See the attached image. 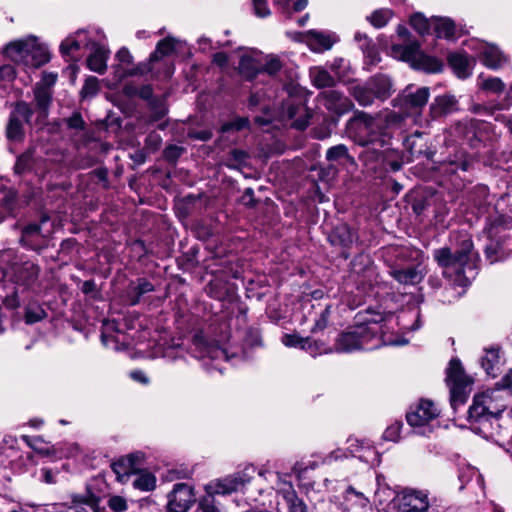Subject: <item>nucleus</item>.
<instances>
[{"mask_svg":"<svg viewBox=\"0 0 512 512\" xmlns=\"http://www.w3.org/2000/svg\"><path fill=\"white\" fill-rule=\"evenodd\" d=\"M415 322L412 325L406 323L407 314L395 317L393 314L367 309L357 313L355 324L343 332L336 340L337 352L350 353L361 349L372 350L381 345H398L392 336V330L397 324L404 330H416L419 328V312H411ZM404 344V342H401Z\"/></svg>","mask_w":512,"mask_h":512,"instance_id":"nucleus-1","label":"nucleus"},{"mask_svg":"<svg viewBox=\"0 0 512 512\" xmlns=\"http://www.w3.org/2000/svg\"><path fill=\"white\" fill-rule=\"evenodd\" d=\"M404 116L394 111H385L371 116L360 112L347 123L349 138L364 147L360 159L370 169H376L389 150L391 136L386 131L402 128Z\"/></svg>","mask_w":512,"mask_h":512,"instance_id":"nucleus-2","label":"nucleus"},{"mask_svg":"<svg viewBox=\"0 0 512 512\" xmlns=\"http://www.w3.org/2000/svg\"><path fill=\"white\" fill-rule=\"evenodd\" d=\"M57 74L43 73L42 78L33 87V100L28 103L18 100L11 105V111L5 127V135L9 142L21 143L25 138V127L45 125L53 102V87Z\"/></svg>","mask_w":512,"mask_h":512,"instance_id":"nucleus-3","label":"nucleus"},{"mask_svg":"<svg viewBox=\"0 0 512 512\" xmlns=\"http://www.w3.org/2000/svg\"><path fill=\"white\" fill-rule=\"evenodd\" d=\"M434 258L444 268V274L451 276L455 273L459 284H464L476 276L478 254L473 250V243L470 238L462 240L460 247L455 253L449 248H441L434 251Z\"/></svg>","mask_w":512,"mask_h":512,"instance_id":"nucleus-4","label":"nucleus"},{"mask_svg":"<svg viewBox=\"0 0 512 512\" xmlns=\"http://www.w3.org/2000/svg\"><path fill=\"white\" fill-rule=\"evenodd\" d=\"M5 54L16 64L34 69L41 67L50 60L48 48L39 43L34 36L8 44L5 48Z\"/></svg>","mask_w":512,"mask_h":512,"instance_id":"nucleus-5","label":"nucleus"},{"mask_svg":"<svg viewBox=\"0 0 512 512\" xmlns=\"http://www.w3.org/2000/svg\"><path fill=\"white\" fill-rule=\"evenodd\" d=\"M391 55L399 60L408 62L415 69L423 70L428 73L440 72L443 63L437 58L423 54L417 42L407 45L393 44L391 47Z\"/></svg>","mask_w":512,"mask_h":512,"instance_id":"nucleus-6","label":"nucleus"},{"mask_svg":"<svg viewBox=\"0 0 512 512\" xmlns=\"http://www.w3.org/2000/svg\"><path fill=\"white\" fill-rule=\"evenodd\" d=\"M505 408L499 390L485 391L474 396L468 411L469 419L474 422L487 421L491 417L499 416Z\"/></svg>","mask_w":512,"mask_h":512,"instance_id":"nucleus-7","label":"nucleus"},{"mask_svg":"<svg viewBox=\"0 0 512 512\" xmlns=\"http://www.w3.org/2000/svg\"><path fill=\"white\" fill-rule=\"evenodd\" d=\"M198 358L202 361L204 369L212 373H222V361L224 359V348L220 340L204 339L196 336L194 339Z\"/></svg>","mask_w":512,"mask_h":512,"instance_id":"nucleus-8","label":"nucleus"},{"mask_svg":"<svg viewBox=\"0 0 512 512\" xmlns=\"http://www.w3.org/2000/svg\"><path fill=\"white\" fill-rule=\"evenodd\" d=\"M446 373V382L450 388L451 405L455 409L466 401L467 388L470 381L463 370L461 362L456 358L450 360Z\"/></svg>","mask_w":512,"mask_h":512,"instance_id":"nucleus-9","label":"nucleus"},{"mask_svg":"<svg viewBox=\"0 0 512 512\" xmlns=\"http://www.w3.org/2000/svg\"><path fill=\"white\" fill-rule=\"evenodd\" d=\"M466 46L489 69L497 70L508 62V56L495 44L471 39L467 41Z\"/></svg>","mask_w":512,"mask_h":512,"instance_id":"nucleus-10","label":"nucleus"},{"mask_svg":"<svg viewBox=\"0 0 512 512\" xmlns=\"http://www.w3.org/2000/svg\"><path fill=\"white\" fill-rule=\"evenodd\" d=\"M398 512H426L430 506L428 493L423 490L404 489L392 500Z\"/></svg>","mask_w":512,"mask_h":512,"instance_id":"nucleus-11","label":"nucleus"},{"mask_svg":"<svg viewBox=\"0 0 512 512\" xmlns=\"http://www.w3.org/2000/svg\"><path fill=\"white\" fill-rule=\"evenodd\" d=\"M429 97L430 90L428 87L414 89L412 86H408L401 95V108L413 118L414 123H418L422 109L427 104Z\"/></svg>","mask_w":512,"mask_h":512,"instance_id":"nucleus-12","label":"nucleus"},{"mask_svg":"<svg viewBox=\"0 0 512 512\" xmlns=\"http://www.w3.org/2000/svg\"><path fill=\"white\" fill-rule=\"evenodd\" d=\"M50 217L42 214L40 223H30L22 229L20 243L23 247L41 251L48 246V236L43 232L42 225L47 223Z\"/></svg>","mask_w":512,"mask_h":512,"instance_id":"nucleus-13","label":"nucleus"},{"mask_svg":"<svg viewBox=\"0 0 512 512\" xmlns=\"http://www.w3.org/2000/svg\"><path fill=\"white\" fill-rule=\"evenodd\" d=\"M193 488L186 483H177L168 495V512H188L195 503Z\"/></svg>","mask_w":512,"mask_h":512,"instance_id":"nucleus-14","label":"nucleus"},{"mask_svg":"<svg viewBox=\"0 0 512 512\" xmlns=\"http://www.w3.org/2000/svg\"><path fill=\"white\" fill-rule=\"evenodd\" d=\"M439 415L438 407L430 400H421L407 413V422L412 427L429 425Z\"/></svg>","mask_w":512,"mask_h":512,"instance_id":"nucleus-15","label":"nucleus"},{"mask_svg":"<svg viewBox=\"0 0 512 512\" xmlns=\"http://www.w3.org/2000/svg\"><path fill=\"white\" fill-rule=\"evenodd\" d=\"M41 268L32 261H25L13 267V282L26 290H32L38 285Z\"/></svg>","mask_w":512,"mask_h":512,"instance_id":"nucleus-16","label":"nucleus"},{"mask_svg":"<svg viewBox=\"0 0 512 512\" xmlns=\"http://www.w3.org/2000/svg\"><path fill=\"white\" fill-rule=\"evenodd\" d=\"M142 459L143 454L137 452L123 456L112 462L111 468L116 474L117 480L121 483H125L131 475L138 474V472L141 471Z\"/></svg>","mask_w":512,"mask_h":512,"instance_id":"nucleus-17","label":"nucleus"},{"mask_svg":"<svg viewBox=\"0 0 512 512\" xmlns=\"http://www.w3.org/2000/svg\"><path fill=\"white\" fill-rule=\"evenodd\" d=\"M268 475L270 478L276 479L274 488L283 494L288 505L289 512H307V506L298 498L296 492L290 482L282 479L280 474L272 472H260V476Z\"/></svg>","mask_w":512,"mask_h":512,"instance_id":"nucleus-18","label":"nucleus"},{"mask_svg":"<svg viewBox=\"0 0 512 512\" xmlns=\"http://www.w3.org/2000/svg\"><path fill=\"white\" fill-rule=\"evenodd\" d=\"M506 227L507 224L504 222V220L502 218H498L486 228V234L490 240V244L486 246V256L490 263L500 259L501 255L503 254L501 239L506 237V235L502 236L501 234L504 232Z\"/></svg>","mask_w":512,"mask_h":512,"instance_id":"nucleus-19","label":"nucleus"},{"mask_svg":"<svg viewBox=\"0 0 512 512\" xmlns=\"http://www.w3.org/2000/svg\"><path fill=\"white\" fill-rule=\"evenodd\" d=\"M338 40L334 32L312 29L308 31L307 46L313 52L321 53L330 50Z\"/></svg>","mask_w":512,"mask_h":512,"instance_id":"nucleus-20","label":"nucleus"},{"mask_svg":"<svg viewBox=\"0 0 512 512\" xmlns=\"http://www.w3.org/2000/svg\"><path fill=\"white\" fill-rule=\"evenodd\" d=\"M84 45L92 51L87 59V65L89 69L99 74H103L107 68L106 62L108 59L109 50L106 49L105 46L92 40L85 42Z\"/></svg>","mask_w":512,"mask_h":512,"instance_id":"nucleus-21","label":"nucleus"},{"mask_svg":"<svg viewBox=\"0 0 512 512\" xmlns=\"http://www.w3.org/2000/svg\"><path fill=\"white\" fill-rule=\"evenodd\" d=\"M321 101L328 110L337 114H344L353 106L352 102L345 95L336 90L322 92Z\"/></svg>","mask_w":512,"mask_h":512,"instance_id":"nucleus-22","label":"nucleus"},{"mask_svg":"<svg viewBox=\"0 0 512 512\" xmlns=\"http://www.w3.org/2000/svg\"><path fill=\"white\" fill-rule=\"evenodd\" d=\"M286 116L291 120V126L303 130L309 124L311 113L301 102H288L286 103Z\"/></svg>","mask_w":512,"mask_h":512,"instance_id":"nucleus-23","label":"nucleus"},{"mask_svg":"<svg viewBox=\"0 0 512 512\" xmlns=\"http://www.w3.org/2000/svg\"><path fill=\"white\" fill-rule=\"evenodd\" d=\"M261 53L245 51L239 60V71L245 77L252 79L260 74Z\"/></svg>","mask_w":512,"mask_h":512,"instance_id":"nucleus-24","label":"nucleus"},{"mask_svg":"<svg viewBox=\"0 0 512 512\" xmlns=\"http://www.w3.org/2000/svg\"><path fill=\"white\" fill-rule=\"evenodd\" d=\"M391 275L401 284L415 285L422 281L424 270L419 265L406 268H395L391 270Z\"/></svg>","mask_w":512,"mask_h":512,"instance_id":"nucleus-25","label":"nucleus"},{"mask_svg":"<svg viewBox=\"0 0 512 512\" xmlns=\"http://www.w3.org/2000/svg\"><path fill=\"white\" fill-rule=\"evenodd\" d=\"M448 62L458 77L466 78L471 74L475 60L464 53H452Z\"/></svg>","mask_w":512,"mask_h":512,"instance_id":"nucleus-26","label":"nucleus"},{"mask_svg":"<svg viewBox=\"0 0 512 512\" xmlns=\"http://www.w3.org/2000/svg\"><path fill=\"white\" fill-rule=\"evenodd\" d=\"M456 102L455 97L449 94L437 96L434 98L429 108L431 118L437 119L442 115L452 112Z\"/></svg>","mask_w":512,"mask_h":512,"instance_id":"nucleus-27","label":"nucleus"},{"mask_svg":"<svg viewBox=\"0 0 512 512\" xmlns=\"http://www.w3.org/2000/svg\"><path fill=\"white\" fill-rule=\"evenodd\" d=\"M343 500L346 505V510L363 509L370 505V499L366 493L359 491L352 486H349L345 490Z\"/></svg>","mask_w":512,"mask_h":512,"instance_id":"nucleus-28","label":"nucleus"},{"mask_svg":"<svg viewBox=\"0 0 512 512\" xmlns=\"http://www.w3.org/2000/svg\"><path fill=\"white\" fill-rule=\"evenodd\" d=\"M285 65L284 55L261 53L260 73H266L270 76H277Z\"/></svg>","mask_w":512,"mask_h":512,"instance_id":"nucleus-29","label":"nucleus"},{"mask_svg":"<svg viewBox=\"0 0 512 512\" xmlns=\"http://www.w3.org/2000/svg\"><path fill=\"white\" fill-rule=\"evenodd\" d=\"M179 43L180 41L173 37H166L160 40L156 45L155 51L151 54V62L158 63L162 59L172 56L176 52Z\"/></svg>","mask_w":512,"mask_h":512,"instance_id":"nucleus-30","label":"nucleus"},{"mask_svg":"<svg viewBox=\"0 0 512 512\" xmlns=\"http://www.w3.org/2000/svg\"><path fill=\"white\" fill-rule=\"evenodd\" d=\"M370 82L373 94L377 99L385 100L392 94L393 85L388 76L377 75L371 78Z\"/></svg>","mask_w":512,"mask_h":512,"instance_id":"nucleus-31","label":"nucleus"},{"mask_svg":"<svg viewBox=\"0 0 512 512\" xmlns=\"http://www.w3.org/2000/svg\"><path fill=\"white\" fill-rule=\"evenodd\" d=\"M156 64L157 63L151 62V57H150L149 63L139 64L136 68H134L133 70H131L129 72V75H144L148 72H155L157 76L162 75L164 78H169L174 73V65L171 62H169L167 60L164 61L163 72H160L159 70L156 69V67H155Z\"/></svg>","mask_w":512,"mask_h":512,"instance_id":"nucleus-32","label":"nucleus"},{"mask_svg":"<svg viewBox=\"0 0 512 512\" xmlns=\"http://www.w3.org/2000/svg\"><path fill=\"white\" fill-rule=\"evenodd\" d=\"M207 495L201 500L197 512H220L216 507L215 495L224 494V486L218 483V488H214L212 484L206 486Z\"/></svg>","mask_w":512,"mask_h":512,"instance_id":"nucleus-33","label":"nucleus"},{"mask_svg":"<svg viewBox=\"0 0 512 512\" xmlns=\"http://www.w3.org/2000/svg\"><path fill=\"white\" fill-rule=\"evenodd\" d=\"M481 365L487 375L495 377L500 370L501 359L497 349H488L481 358Z\"/></svg>","mask_w":512,"mask_h":512,"instance_id":"nucleus-34","label":"nucleus"},{"mask_svg":"<svg viewBox=\"0 0 512 512\" xmlns=\"http://www.w3.org/2000/svg\"><path fill=\"white\" fill-rule=\"evenodd\" d=\"M83 40L88 41L84 30H78L75 35L67 37L60 45L62 55L71 56L73 51H77L81 48Z\"/></svg>","mask_w":512,"mask_h":512,"instance_id":"nucleus-35","label":"nucleus"},{"mask_svg":"<svg viewBox=\"0 0 512 512\" xmlns=\"http://www.w3.org/2000/svg\"><path fill=\"white\" fill-rule=\"evenodd\" d=\"M154 291V285L146 280L145 278H140L137 280V284L131 286L128 290V298L131 305H136L140 302L141 297L149 292Z\"/></svg>","mask_w":512,"mask_h":512,"instance_id":"nucleus-36","label":"nucleus"},{"mask_svg":"<svg viewBox=\"0 0 512 512\" xmlns=\"http://www.w3.org/2000/svg\"><path fill=\"white\" fill-rule=\"evenodd\" d=\"M432 29L439 38H452L455 33V25L448 18H432Z\"/></svg>","mask_w":512,"mask_h":512,"instance_id":"nucleus-37","label":"nucleus"},{"mask_svg":"<svg viewBox=\"0 0 512 512\" xmlns=\"http://www.w3.org/2000/svg\"><path fill=\"white\" fill-rule=\"evenodd\" d=\"M351 94L361 106L372 105L376 98L373 94V90L371 89L370 80L365 85L353 86Z\"/></svg>","mask_w":512,"mask_h":512,"instance_id":"nucleus-38","label":"nucleus"},{"mask_svg":"<svg viewBox=\"0 0 512 512\" xmlns=\"http://www.w3.org/2000/svg\"><path fill=\"white\" fill-rule=\"evenodd\" d=\"M148 107L151 111L150 121L156 122L161 120L168 112L166 95L154 96L148 102Z\"/></svg>","mask_w":512,"mask_h":512,"instance_id":"nucleus-39","label":"nucleus"},{"mask_svg":"<svg viewBox=\"0 0 512 512\" xmlns=\"http://www.w3.org/2000/svg\"><path fill=\"white\" fill-rule=\"evenodd\" d=\"M250 479L251 475L247 470L230 475L226 478V494L242 491L245 485L250 482Z\"/></svg>","mask_w":512,"mask_h":512,"instance_id":"nucleus-40","label":"nucleus"},{"mask_svg":"<svg viewBox=\"0 0 512 512\" xmlns=\"http://www.w3.org/2000/svg\"><path fill=\"white\" fill-rule=\"evenodd\" d=\"M310 77L313 84L319 88L330 87L334 84L333 77L322 67L311 68Z\"/></svg>","mask_w":512,"mask_h":512,"instance_id":"nucleus-41","label":"nucleus"},{"mask_svg":"<svg viewBox=\"0 0 512 512\" xmlns=\"http://www.w3.org/2000/svg\"><path fill=\"white\" fill-rule=\"evenodd\" d=\"M326 157L329 161H337L340 163H354V159L349 155L345 145L339 144L327 150Z\"/></svg>","mask_w":512,"mask_h":512,"instance_id":"nucleus-42","label":"nucleus"},{"mask_svg":"<svg viewBox=\"0 0 512 512\" xmlns=\"http://www.w3.org/2000/svg\"><path fill=\"white\" fill-rule=\"evenodd\" d=\"M161 145H162L161 135L159 133H157L156 131L150 132L147 135V137L145 138L144 147L141 150L142 160H145V158L148 154L154 153L157 150H159Z\"/></svg>","mask_w":512,"mask_h":512,"instance_id":"nucleus-43","label":"nucleus"},{"mask_svg":"<svg viewBox=\"0 0 512 512\" xmlns=\"http://www.w3.org/2000/svg\"><path fill=\"white\" fill-rule=\"evenodd\" d=\"M46 316L47 313L37 302H31L25 308L24 319L27 324L37 323Z\"/></svg>","mask_w":512,"mask_h":512,"instance_id":"nucleus-44","label":"nucleus"},{"mask_svg":"<svg viewBox=\"0 0 512 512\" xmlns=\"http://www.w3.org/2000/svg\"><path fill=\"white\" fill-rule=\"evenodd\" d=\"M392 16V10L388 8H381L367 16V21H369L375 28H382L390 21Z\"/></svg>","mask_w":512,"mask_h":512,"instance_id":"nucleus-45","label":"nucleus"},{"mask_svg":"<svg viewBox=\"0 0 512 512\" xmlns=\"http://www.w3.org/2000/svg\"><path fill=\"white\" fill-rule=\"evenodd\" d=\"M355 41L358 43L359 47L362 51L371 58V62L375 63L379 59L377 58V53L375 52L374 45H372L371 40L365 33L356 32L354 36Z\"/></svg>","mask_w":512,"mask_h":512,"instance_id":"nucleus-46","label":"nucleus"},{"mask_svg":"<svg viewBox=\"0 0 512 512\" xmlns=\"http://www.w3.org/2000/svg\"><path fill=\"white\" fill-rule=\"evenodd\" d=\"M22 440L36 453L42 456H50L54 453V450L45 445L41 437H30L27 435L22 436Z\"/></svg>","mask_w":512,"mask_h":512,"instance_id":"nucleus-47","label":"nucleus"},{"mask_svg":"<svg viewBox=\"0 0 512 512\" xmlns=\"http://www.w3.org/2000/svg\"><path fill=\"white\" fill-rule=\"evenodd\" d=\"M410 25L419 34L424 35L425 33H428L430 29H432V19H427L421 13H415L410 18Z\"/></svg>","mask_w":512,"mask_h":512,"instance_id":"nucleus-48","label":"nucleus"},{"mask_svg":"<svg viewBox=\"0 0 512 512\" xmlns=\"http://www.w3.org/2000/svg\"><path fill=\"white\" fill-rule=\"evenodd\" d=\"M137 477L133 480V486L142 491H150L155 488L156 478L148 472L136 474Z\"/></svg>","mask_w":512,"mask_h":512,"instance_id":"nucleus-49","label":"nucleus"},{"mask_svg":"<svg viewBox=\"0 0 512 512\" xmlns=\"http://www.w3.org/2000/svg\"><path fill=\"white\" fill-rule=\"evenodd\" d=\"M478 85L481 89L495 94H501L505 90L504 82L498 77L482 79Z\"/></svg>","mask_w":512,"mask_h":512,"instance_id":"nucleus-50","label":"nucleus"},{"mask_svg":"<svg viewBox=\"0 0 512 512\" xmlns=\"http://www.w3.org/2000/svg\"><path fill=\"white\" fill-rule=\"evenodd\" d=\"M282 343L287 347H300L308 350L311 346L309 338H301L294 334H285L282 337Z\"/></svg>","mask_w":512,"mask_h":512,"instance_id":"nucleus-51","label":"nucleus"},{"mask_svg":"<svg viewBox=\"0 0 512 512\" xmlns=\"http://www.w3.org/2000/svg\"><path fill=\"white\" fill-rule=\"evenodd\" d=\"M100 90L99 80L94 76H89L81 89L82 98H92L98 94Z\"/></svg>","mask_w":512,"mask_h":512,"instance_id":"nucleus-52","label":"nucleus"},{"mask_svg":"<svg viewBox=\"0 0 512 512\" xmlns=\"http://www.w3.org/2000/svg\"><path fill=\"white\" fill-rule=\"evenodd\" d=\"M184 151L185 148L175 144H170L165 147L163 151V157L166 161L170 163H176V161L184 153Z\"/></svg>","mask_w":512,"mask_h":512,"instance_id":"nucleus-53","label":"nucleus"},{"mask_svg":"<svg viewBox=\"0 0 512 512\" xmlns=\"http://www.w3.org/2000/svg\"><path fill=\"white\" fill-rule=\"evenodd\" d=\"M32 155L30 152L23 153L20 155L15 163L14 171L17 174H22L31 165Z\"/></svg>","mask_w":512,"mask_h":512,"instance_id":"nucleus-54","label":"nucleus"},{"mask_svg":"<svg viewBox=\"0 0 512 512\" xmlns=\"http://www.w3.org/2000/svg\"><path fill=\"white\" fill-rule=\"evenodd\" d=\"M401 428L402 424L400 422L391 424L383 433L384 439L393 442L397 441L400 437Z\"/></svg>","mask_w":512,"mask_h":512,"instance_id":"nucleus-55","label":"nucleus"},{"mask_svg":"<svg viewBox=\"0 0 512 512\" xmlns=\"http://www.w3.org/2000/svg\"><path fill=\"white\" fill-rule=\"evenodd\" d=\"M108 506L114 512L127 510V501L121 496H113L108 500Z\"/></svg>","mask_w":512,"mask_h":512,"instance_id":"nucleus-56","label":"nucleus"},{"mask_svg":"<svg viewBox=\"0 0 512 512\" xmlns=\"http://www.w3.org/2000/svg\"><path fill=\"white\" fill-rule=\"evenodd\" d=\"M66 123L70 129L83 130L85 128V122L80 113H73V115L66 120Z\"/></svg>","mask_w":512,"mask_h":512,"instance_id":"nucleus-57","label":"nucleus"},{"mask_svg":"<svg viewBox=\"0 0 512 512\" xmlns=\"http://www.w3.org/2000/svg\"><path fill=\"white\" fill-rule=\"evenodd\" d=\"M330 316V309L326 307L320 314L319 318L316 320L315 325L312 329L313 332L323 330L328 323V319Z\"/></svg>","mask_w":512,"mask_h":512,"instance_id":"nucleus-58","label":"nucleus"},{"mask_svg":"<svg viewBox=\"0 0 512 512\" xmlns=\"http://www.w3.org/2000/svg\"><path fill=\"white\" fill-rule=\"evenodd\" d=\"M255 14L258 17H266L270 15V10L267 7L266 0H252Z\"/></svg>","mask_w":512,"mask_h":512,"instance_id":"nucleus-59","label":"nucleus"},{"mask_svg":"<svg viewBox=\"0 0 512 512\" xmlns=\"http://www.w3.org/2000/svg\"><path fill=\"white\" fill-rule=\"evenodd\" d=\"M16 198H17L16 192H14L12 190L8 191L7 193H5V195L2 199L3 206L7 210H12L16 203Z\"/></svg>","mask_w":512,"mask_h":512,"instance_id":"nucleus-60","label":"nucleus"},{"mask_svg":"<svg viewBox=\"0 0 512 512\" xmlns=\"http://www.w3.org/2000/svg\"><path fill=\"white\" fill-rule=\"evenodd\" d=\"M0 78L11 81L15 78V69L12 65H3L0 67Z\"/></svg>","mask_w":512,"mask_h":512,"instance_id":"nucleus-61","label":"nucleus"},{"mask_svg":"<svg viewBox=\"0 0 512 512\" xmlns=\"http://www.w3.org/2000/svg\"><path fill=\"white\" fill-rule=\"evenodd\" d=\"M138 97L149 102L151 98L154 97L151 85H143L139 87Z\"/></svg>","mask_w":512,"mask_h":512,"instance_id":"nucleus-62","label":"nucleus"},{"mask_svg":"<svg viewBox=\"0 0 512 512\" xmlns=\"http://www.w3.org/2000/svg\"><path fill=\"white\" fill-rule=\"evenodd\" d=\"M4 304L9 309H15L20 305L17 292L15 291L11 296H7L4 299Z\"/></svg>","mask_w":512,"mask_h":512,"instance_id":"nucleus-63","label":"nucleus"},{"mask_svg":"<svg viewBox=\"0 0 512 512\" xmlns=\"http://www.w3.org/2000/svg\"><path fill=\"white\" fill-rule=\"evenodd\" d=\"M287 36L294 41L307 44L308 31L307 32H287Z\"/></svg>","mask_w":512,"mask_h":512,"instance_id":"nucleus-64","label":"nucleus"}]
</instances>
